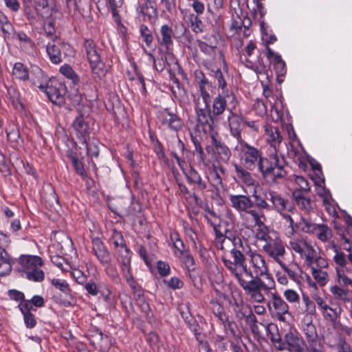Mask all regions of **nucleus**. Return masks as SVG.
Listing matches in <instances>:
<instances>
[{
	"label": "nucleus",
	"instance_id": "nucleus-56",
	"mask_svg": "<svg viewBox=\"0 0 352 352\" xmlns=\"http://www.w3.org/2000/svg\"><path fill=\"white\" fill-rule=\"evenodd\" d=\"M140 33L146 46L150 47L154 40L151 30L146 25L142 24L140 26Z\"/></svg>",
	"mask_w": 352,
	"mask_h": 352
},
{
	"label": "nucleus",
	"instance_id": "nucleus-23",
	"mask_svg": "<svg viewBox=\"0 0 352 352\" xmlns=\"http://www.w3.org/2000/svg\"><path fill=\"white\" fill-rule=\"evenodd\" d=\"M302 331L305 337V345L320 344L316 327L312 322L311 318H305L302 321Z\"/></svg>",
	"mask_w": 352,
	"mask_h": 352
},
{
	"label": "nucleus",
	"instance_id": "nucleus-47",
	"mask_svg": "<svg viewBox=\"0 0 352 352\" xmlns=\"http://www.w3.org/2000/svg\"><path fill=\"white\" fill-rule=\"evenodd\" d=\"M73 126L77 132L80 134L83 140L85 142L86 136L88 134L89 126L85 122L83 116H79L76 117L74 121Z\"/></svg>",
	"mask_w": 352,
	"mask_h": 352
},
{
	"label": "nucleus",
	"instance_id": "nucleus-41",
	"mask_svg": "<svg viewBox=\"0 0 352 352\" xmlns=\"http://www.w3.org/2000/svg\"><path fill=\"white\" fill-rule=\"evenodd\" d=\"M246 227L258 226V228L256 232V239L266 243L274 234L277 232L274 230H269V228L265 226L263 221L262 220L261 224H252V225H245Z\"/></svg>",
	"mask_w": 352,
	"mask_h": 352
},
{
	"label": "nucleus",
	"instance_id": "nucleus-62",
	"mask_svg": "<svg viewBox=\"0 0 352 352\" xmlns=\"http://www.w3.org/2000/svg\"><path fill=\"white\" fill-rule=\"evenodd\" d=\"M72 165L77 174L80 175L82 177L85 178L87 177V173L84 168V165L81 161L75 155L70 156Z\"/></svg>",
	"mask_w": 352,
	"mask_h": 352
},
{
	"label": "nucleus",
	"instance_id": "nucleus-64",
	"mask_svg": "<svg viewBox=\"0 0 352 352\" xmlns=\"http://www.w3.org/2000/svg\"><path fill=\"white\" fill-rule=\"evenodd\" d=\"M111 239L117 248L126 245L122 233L116 229L112 230Z\"/></svg>",
	"mask_w": 352,
	"mask_h": 352
},
{
	"label": "nucleus",
	"instance_id": "nucleus-39",
	"mask_svg": "<svg viewBox=\"0 0 352 352\" xmlns=\"http://www.w3.org/2000/svg\"><path fill=\"white\" fill-rule=\"evenodd\" d=\"M323 243L329 242L333 237V231L327 224L317 223L313 234Z\"/></svg>",
	"mask_w": 352,
	"mask_h": 352
},
{
	"label": "nucleus",
	"instance_id": "nucleus-46",
	"mask_svg": "<svg viewBox=\"0 0 352 352\" xmlns=\"http://www.w3.org/2000/svg\"><path fill=\"white\" fill-rule=\"evenodd\" d=\"M213 76L217 81L218 92L230 91L228 88V84L226 80V77H228L227 74H224L220 69L217 68L214 72Z\"/></svg>",
	"mask_w": 352,
	"mask_h": 352
},
{
	"label": "nucleus",
	"instance_id": "nucleus-2",
	"mask_svg": "<svg viewBox=\"0 0 352 352\" xmlns=\"http://www.w3.org/2000/svg\"><path fill=\"white\" fill-rule=\"evenodd\" d=\"M249 257L250 267L243 266L237 283L250 300L262 303L265 300L264 293H269L274 288V281L261 254L252 251Z\"/></svg>",
	"mask_w": 352,
	"mask_h": 352
},
{
	"label": "nucleus",
	"instance_id": "nucleus-11",
	"mask_svg": "<svg viewBox=\"0 0 352 352\" xmlns=\"http://www.w3.org/2000/svg\"><path fill=\"white\" fill-rule=\"evenodd\" d=\"M316 303L320 309L324 319L333 324H335L340 316L342 311L338 303L334 302L333 300L328 304L327 301L320 296L315 298Z\"/></svg>",
	"mask_w": 352,
	"mask_h": 352
},
{
	"label": "nucleus",
	"instance_id": "nucleus-17",
	"mask_svg": "<svg viewBox=\"0 0 352 352\" xmlns=\"http://www.w3.org/2000/svg\"><path fill=\"white\" fill-rule=\"evenodd\" d=\"M212 87H204L198 88L199 94L193 96V102L197 119L201 114H205L206 108L212 102V95L208 89Z\"/></svg>",
	"mask_w": 352,
	"mask_h": 352
},
{
	"label": "nucleus",
	"instance_id": "nucleus-63",
	"mask_svg": "<svg viewBox=\"0 0 352 352\" xmlns=\"http://www.w3.org/2000/svg\"><path fill=\"white\" fill-rule=\"evenodd\" d=\"M94 254L97 256L101 264L106 265L110 263V254L108 250L105 248V247L104 248H102V250H98V251H97Z\"/></svg>",
	"mask_w": 352,
	"mask_h": 352
},
{
	"label": "nucleus",
	"instance_id": "nucleus-25",
	"mask_svg": "<svg viewBox=\"0 0 352 352\" xmlns=\"http://www.w3.org/2000/svg\"><path fill=\"white\" fill-rule=\"evenodd\" d=\"M136 11L140 16H142L144 21L151 22L158 16L156 0H146L144 3L137 7Z\"/></svg>",
	"mask_w": 352,
	"mask_h": 352
},
{
	"label": "nucleus",
	"instance_id": "nucleus-29",
	"mask_svg": "<svg viewBox=\"0 0 352 352\" xmlns=\"http://www.w3.org/2000/svg\"><path fill=\"white\" fill-rule=\"evenodd\" d=\"M308 192H305L303 190H293L292 192V199L294 201L298 208L305 213H309L313 209L310 197L308 196Z\"/></svg>",
	"mask_w": 352,
	"mask_h": 352
},
{
	"label": "nucleus",
	"instance_id": "nucleus-34",
	"mask_svg": "<svg viewBox=\"0 0 352 352\" xmlns=\"http://www.w3.org/2000/svg\"><path fill=\"white\" fill-rule=\"evenodd\" d=\"M23 316L25 327L28 329H32L37 324L35 316L32 313V306L29 302H20L18 305Z\"/></svg>",
	"mask_w": 352,
	"mask_h": 352
},
{
	"label": "nucleus",
	"instance_id": "nucleus-61",
	"mask_svg": "<svg viewBox=\"0 0 352 352\" xmlns=\"http://www.w3.org/2000/svg\"><path fill=\"white\" fill-rule=\"evenodd\" d=\"M135 299L136 305L140 309L141 311L146 316H148L151 312V308L148 302L146 300L144 294L140 295V297H135Z\"/></svg>",
	"mask_w": 352,
	"mask_h": 352
},
{
	"label": "nucleus",
	"instance_id": "nucleus-28",
	"mask_svg": "<svg viewBox=\"0 0 352 352\" xmlns=\"http://www.w3.org/2000/svg\"><path fill=\"white\" fill-rule=\"evenodd\" d=\"M261 325L265 327L266 334L271 340L274 347L278 351V349H283V347L284 348L283 346L285 345L283 344V340L279 332L277 324L273 322H270L268 324L261 323Z\"/></svg>",
	"mask_w": 352,
	"mask_h": 352
},
{
	"label": "nucleus",
	"instance_id": "nucleus-10",
	"mask_svg": "<svg viewBox=\"0 0 352 352\" xmlns=\"http://www.w3.org/2000/svg\"><path fill=\"white\" fill-rule=\"evenodd\" d=\"M52 285L60 292L54 295L55 301L65 307H70L74 305V297L72 295V290L68 283L63 279L53 278L51 280Z\"/></svg>",
	"mask_w": 352,
	"mask_h": 352
},
{
	"label": "nucleus",
	"instance_id": "nucleus-50",
	"mask_svg": "<svg viewBox=\"0 0 352 352\" xmlns=\"http://www.w3.org/2000/svg\"><path fill=\"white\" fill-rule=\"evenodd\" d=\"M181 315L184 319L185 322L188 324L190 329L194 333L197 340H198L199 336H200V333L198 332L199 326L197 323L196 320L193 318L188 311L186 312L182 311Z\"/></svg>",
	"mask_w": 352,
	"mask_h": 352
},
{
	"label": "nucleus",
	"instance_id": "nucleus-8",
	"mask_svg": "<svg viewBox=\"0 0 352 352\" xmlns=\"http://www.w3.org/2000/svg\"><path fill=\"white\" fill-rule=\"evenodd\" d=\"M46 53L50 60L55 65L63 61V56H74L75 51L73 47L67 43L60 41H50L45 47Z\"/></svg>",
	"mask_w": 352,
	"mask_h": 352
},
{
	"label": "nucleus",
	"instance_id": "nucleus-20",
	"mask_svg": "<svg viewBox=\"0 0 352 352\" xmlns=\"http://www.w3.org/2000/svg\"><path fill=\"white\" fill-rule=\"evenodd\" d=\"M271 299L268 302L270 311L274 312L280 320H284L283 316L289 312V307L284 300L276 293H268Z\"/></svg>",
	"mask_w": 352,
	"mask_h": 352
},
{
	"label": "nucleus",
	"instance_id": "nucleus-22",
	"mask_svg": "<svg viewBox=\"0 0 352 352\" xmlns=\"http://www.w3.org/2000/svg\"><path fill=\"white\" fill-rule=\"evenodd\" d=\"M267 142L270 145V153H276L278 155V149L283 138L278 128L270 124L265 126V133Z\"/></svg>",
	"mask_w": 352,
	"mask_h": 352
},
{
	"label": "nucleus",
	"instance_id": "nucleus-30",
	"mask_svg": "<svg viewBox=\"0 0 352 352\" xmlns=\"http://www.w3.org/2000/svg\"><path fill=\"white\" fill-rule=\"evenodd\" d=\"M3 240H0V276H4L9 274L12 270L13 260L6 251L4 246L8 245Z\"/></svg>",
	"mask_w": 352,
	"mask_h": 352
},
{
	"label": "nucleus",
	"instance_id": "nucleus-27",
	"mask_svg": "<svg viewBox=\"0 0 352 352\" xmlns=\"http://www.w3.org/2000/svg\"><path fill=\"white\" fill-rule=\"evenodd\" d=\"M266 56L273 63L274 71L277 75L278 82H281L280 77L284 76L287 73L285 62L282 59L280 54L275 53L270 47H266Z\"/></svg>",
	"mask_w": 352,
	"mask_h": 352
},
{
	"label": "nucleus",
	"instance_id": "nucleus-42",
	"mask_svg": "<svg viewBox=\"0 0 352 352\" xmlns=\"http://www.w3.org/2000/svg\"><path fill=\"white\" fill-rule=\"evenodd\" d=\"M246 66L258 74L267 75L270 69V66L264 63L263 58L260 56H257L255 60L253 58L246 59Z\"/></svg>",
	"mask_w": 352,
	"mask_h": 352
},
{
	"label": "nucleus",
	"instance_id": "nucleus-26",
	"mask_svg": "<svg viewBox=\"0 0 352 352\" xmlns=\"http://www.w3.org/2000/svg\"><path fill=\"white\" fill-rule=\"evenodd\" d=\"M175 34L171 26L164 24L161 26L159 33L156 35L157 41L159 45L165 47L166 50L170 51L173 44V38Z\"/></svg>",
	"mask_w": 352,
	"mask_h": 352
},
{
	"label": "nucleus",
	"instance_id": "nucleus-32",
	"mask_svg": "<svg viewBox=\"0 0 352 352\" xmlns=\"http://www.w3.org/2000/svg\"><path fill=\"white\" fill-rule=\"evenodd\" d=\"M150 60L153 63V67L159 72H162L165 69L166 64L170 65V62H175V58L173 53L166 50L164 54L160 58H155V56L149 52L146 51Z\"/></svg>",
	"mask_w": 352,
	"mask_h": 352
},
{
	"label": "nucleus",
	"instance_id": "nucleus-51",
	"mask_svg": "<svg viewBox=\"0 0 352 352\" xmlns=\"http://www.w3.org/2000/svg\"><path fill=\"white\" fill-rule=\"evenodd\" d=\"M8 94L14 109L16 110L23 109V104L21 101L20 94L16 89L14 87L8 88Z\"/></svg>",
	"mask_w": 352,
	"mask_h": 352
},
{
	"label": "nucleus",
	"instance_id": "nucleus-52",
	"mask_svg": "<svg viewBox=\"0 0 352 352\" xmlns=\"http://www.w3.org/2000/svg\"><path fill=\"white\" fill-rule=\"evenodd\" d=\"M59 72L66 78L72 80L74 84H78L80 78L72 67L67 64H65L60 67Z\"/></svg>",
	"mask_w": 352,
	"mask_h": 352
},
{
	"label": "nucleus",
	"instance_id": "nucleus-7",
	"mask_svg": "<svg viewBox=\"0 0 352 352\" xmlns=\"http://www.w3.org/2000/svg\"><path fill=\"white\" fill-rule=\"evenodd\" d=\"M43 264V261L38 256L22 255L17 260L16 270L22 272V276L27 279L41 282L45 277L43 271L40 269Z\"/></svg>",
	"mask_w": 352,
	"mask_h": 352
},
{
	"label": "nucleus",
	"instance_id": "nucleus-4",
	"mask_svg": "<svg viewBox=\"0 0 352 352\" xmlns=\"http://www.w3.org/2000/svg\"><path fill=\"white\" fill-rule=\"evenodd\" d=\"M232 247L230 250L226 248L222 256L224 266L229 270L231 275L238 281L241 274V270L245 266V254L250 256L252 252L248 243L239 235L229 236Z\"/></svg>",
	"mask_w": 352,
	"mask_h": 352
},
{
	"label": "nucleus",
	"instance_id": "nucleus-58",
	"mask_svg": "<svg viewBox=\"0 0 352 352\" xmlns=\"http://www.w3.org/2000/svg\"><path fill=\"white\" fill-rule=\"evenodd\" d=\"M302 302L305 305L304 311L306 312L305 318H309V316H313L316 314V305L308 296H302Z\"/></svg>",
	"mask_w": 352,
	"mask_h": 352
},
{
	"label": "nucleus",
	"instance_id": "nucleus-38",
	"mask_svg": "<svg viewBox=\"0 0 352 352\" xmlns=\"http://www.w3.org/2000/svg\"><path fill=\"white\" fill-rule=\"evenodd\" d=\"M269 190H264L262 192H257L254 191L252 197L254 199V208L255 207L258 210H270V201H269Z\"/></svg>",
	"mask_w": 352,
	"mask_h": 352
},
{
	"label": "nucleus",
	"instance_id": "nucleus-18",
	"mask_svg": "<svg viewBox=\"0 0 352 352\" xmlns=\"http://www.w3.org/2000/svg\"><path fill=\"white\" fill-rule=\"evenodd\" d=\"M235 317L239 321L245 320L247 324L250 327L252 331L255 333L257 326V319L252 313L250 305L243 303L240 307L233 308Z\"/></svg>",
	"mask_w": 352,
	"mask_h": 352
},
{
	"label": "nucleus",
	"instance_id": "nucleus-53",
	"mask_svg": "<svg viewBox=\"0 0 352 352\" xmlns=\"http://www.w3.org/2000/svg\"><path fill=\"white\" fill-rule=\"evenodd\" d=\"M281 266L282 269L286 272L287 276L292 279L294 281L299 280V268L296 265H291L289 266H287L284 264L282 261L280 263H278Z\"/></svg>",
	"mask_w": 352,
	"mask_h": 352
},
{
	"label": "nucleus",
	"instance_id": "nucleus-57",
	"mask_svg": "<svg viewBox=\"0 0 352 352\" xmlns=\"http://www.w3.org/2000/svg\"><path fill=\"white\" fill-rule=\"evenodd\" d=\"M194 75L195 78V80L197 83V87H212V83L208 80V79L205 76L204 72L200 69H196L194 72Z\"/></svg>",
	"mask_w": 352,
	"mask_h": 352
},
{
	"label": "nucleus",
	"instance_id": "nucleus-31",
	"mask_svg": "<svg viewBox=\"0 0 352 352\" xmlns=\"http://www.w3.org/2000/svg\"><path fill=\"white\" fill-rule=\"evenodd\" d=\"M187 182L189 184L195 186V190L204 192L207 188L206 182L201 178L199 173L192 166L188 171H184Z\"/></svg>",
	"mask_w": 352,
	"mask_h": 352
},
{
	"label": "nucleus",
	"instance_id": "nucleus-6",
	"mask_svg": "<svg viewBox=\"0 0 352 352\" xmlns=\"http://www.w3.org/2000/svg\"><path fill=\"white\" fill-rule=\"evenodd\" d=\"M269 201L270 210H274L278 213L285 223L288 225L285 230V235H292L294 232V219L290 215L295 210L294 204L289 199L287 196L273 190H269Z\"/></svg>",
	"mask_w": 352,
	"mask_h": 352
},
{
	"label": "nucleus",
	"instance_id": "nucleus-36",
	"mask_svg": "<svg viewBox=\"0 0 352 352\" xmlns=\"http://www.w3.org/2000/svg\"><path fill=\"white\" fill-rule=\"evenodd\" d=\"M118 248L119 257L118 261L122 274L131 272V251L126 247V245Z\"/></svg>",
	"mask_w": 352,
	"mask_h": 352
},
{
	"label": "nucleus",
	"instance_id": "nucleus-59",
	"mask_svg": "<svg viewBox=\"0 0 352 352\" xmlns=\"http://www.w3.org/2000/svg\"><path fill=\"white\" fill-rule=\"evenodd\" d=\"M54 25V21L50 20L44 27L45 34L51 41H56L58 39V35L56 34Z\"/></svg>",
	"mask_w": 352,
	"mask_h": 352
},
{
	"label": "nucleus",
	"instance_id": "nucleus-16",
	"mask_svg": "<svg viewBox=\"0 0 352 352\" xmlns=\"http://www.w3.org/2000/svg\"><path fill=\"white\" fill-rule=\"evenodd\" d=\"M283 340L284 349H278L279 351L289 350L294 352H303L305 341L296 330L289 329L284 334Z\"/></svg>",
	"mask_w": 352,
	"mask_h": 352
},
{
	"label": "nucleus",
	"instance_id": "nucleus-49",
	"mask_svg": "<svg viewBox=\"0 0 352 352\" xmlns=\"http://www.w3.org/2000/svg\"><path fill=\"white\" fill-rule=\"evenodd\" d=\"M175 256L184 264L188 270L190 271L194 269L195 260L189 250L186 249L181 253L175 255Z\"/></svg>",
	"mask_w": 352,
	"mask_h": 352
},
{
	"label": "nucleus",
	"instance_id": "nucleus-60",
	"mask_svg": "<svg viewBox=\"0 0 352 352\" xmlns=\"http://www.w3.org/2000/svg\"><path fill=\"white\" fill-rule=\"evenodd\" d=\"M212 311L214 316L218 318L221 324L223 322H226V320L228 318L224 311L223 307L217 302H212Z\"/></svg>",
	"mask_w": 352,
	"mask_h": 352
},
{
	"label": "nucleus",
	"instance_id": "nucleus-33",
	"mask_svg": "<svg viewBox=\"0 0 352 352\" xmlns=\"http://www.w3.org/2000/svg\"><path fill=\"white\" fill-rule=\"evenodd\" d=\"M211 138L212 144L215 148V152L219 160L223 162H228L232 155L230 149L224 142L217 139L214 134L211 135Z\"/></svg>",
	"mask_w": 352,
	"mask_h": 352
},
{
	"label": "nucleus",
	"instance_id": "nucleus-37",
	"mask_svg": "<svg viewBox=\"0 0 352 352\" xmlns=\"http://www.w3.org/2000/svg\"><path fill=\"white\" fill-rule=\"evenodd\" d=\"M317 223H314L310 219L301 216L300 220L296 223L294 222V232L292 235H286L287 237H292L297 230L303 233L313 234Z\"/></svg>",
	"mask_w": 352,
	"mask_h": 352
},
{
	"label": "nucleus",
	"instance_id": "nucleus-9",
	"mask_svg": "<svg viewBox=\"0 0 352 352\" xmlns=\"http://www.w3.org/2000/svg\"><path fill=\"white\" fill-rule=\"evenodd\" d=\"M305 265L311 270L314 280L319 285L324 286L327 283L329 274L326 269L329 264L325 258L317 254Z\"/></svg>",
	"mask_w": 352,
	"mask_h": 352
},
{
	"label": "nucleus",
	"instance_id": "nucleus-13",
	"mask_svg": "<svg viewBox=\"0 0 352 352\" xmlns=\"http://www.w3.org/2000/svg\"><path fill=\"white\" fill-rule=\"evenodd\" d=\"M263 250L277 263H280L286 253L284 243L277 232L263 244Z\"/></svg>",
	"mask_w": 352,
	"mask_h": 352
},
{
	"label": "nucleus",
	"instance_id": "nucleus-40",
	"mask_svg": "<svg viewBox=\"0 0 352 352\" xmlns=\"http://www.w3.org/2000/svg\"><path fill=\"white\" fill-rule=\"evenodd\" d=\"M330 292L333 296L335 302L340 305V302H349L351 301V296L349 290L342 289L338 285L330 287Z\"/></svg>",
	"mask_w": 352,
	"mask_h": 352
},
{
	"label": "nucleus",
	"instance_id": "nucleus-45",
	"mask_svg": "<svg viewBox=\"0 0 352 352\" xmlns=\"http://www.w3.org/2000/svg\"><path fill=\"white\" fill-rule=\"evenodd\" d=\"M0 28L5 38H9L14 33V27L8 16L0 10Z\"/></svg>",
	"mask_w": 352,
	"mask_h": 352
},
{
	"label": "nucleus",
	"instance_id": "nucleus-35",
	"mask_svg": "<svg viewBox=\"0 0 352 352\" xmlns=\"http://www.w3.org/2000/svg\"><path fill=\"white\" fill-rule=\"evenodd\" d=\"M161 122L173 131H178L182 126V121L178 116L165 110L160 116Z\"/></svg>",
	"mask_w": 352,
	"mask_h": 352
},
{
	"label": "nucleus",
	"instance_id": "nucleus-54",
	"mask_svg": "<svg viewBox=\"0 0 352 352\" xmlns=\"http://www.w3.org/2000/svg\"><path fill=\"white\" fill-rule=\"evenodd\" d=\"M332 249L335 252V255L333 256V261L337 265L336 267H346V261L345 258V254L344 252L339 251L338 247L333 243Z\"/></svg>",
	"mask_w": 352,
	"mask_h": 352
},
{
	"label": "nucleus",
	"instance_id": "nucleus-55",
	"mask_svg": "<svg viewBox=\"0 0 352 352\" xmlns=\"http://www.w3.org/2000/svg\"><path fill=\"white\" fill-rule=\"evenodd\" d=\"M189 21L192 30L196 33H201L204 30V25L201 19L194 14L189 15Z\"/></svg>",
	"mask_w": 352,
	"mask_h": 352
},
{
	"label": "nucleus",
	"instance_id": "nucleus-15",
	"mask_svg": "<svg viewBox=\"0 0 352 352\" xmlns=\"http://www.w3.org/2000/svg\"><path fill=\"white\" fill-rule=\"evenodd\" d=\"M227 122L230 134L236 139V143L243 141L242 131L245 120L242 114L230 111L227 116Z\"/></svg>",
	"mask_w": 352,
	"mask_h": 352
},
{
	"label": "nucleus",
	"instance_id": "nucleus-24",
	"mask_svg": "<svg viewBox=\"0 0 352 352\" xmlns=\"http://www.w3.org/2000/svg\"><path fill=\"white\" fill-rule=\"evenodd\" d=\"M206 218L208 219V222L212 226L213 231L214 233V241L216 248L221 251H226V247L225 246L224 243L226 242V241L230 242L229 236H236L239 234L236 233V232H234L230 230H226L225 233L223 234L219 229L220 225H217L210 222V221L208 219L207 217H206Z\"/></svg>",
	"mask_w": 352,
	"mask_h": 352
},
{
	"label": "nucleus",
	"instance_id": "nucleus-44",
	"mask_svg": "<svg viewBox=\"0 0 352 352\" xmlns=\"http://www.w3.org/2000/svg\"><path fill=\"white\" fill-rule=\"evenodd\" d=\"M12 74L16 79L26 81L29 79L30 71L23 63H16L14 65Z\"/></svg>",
	"mask_w": 352,
	"mask_h": 352
},
{
	"label": "nucleus",
	"instance_id": "nucleus-5",
	"mask_svg": "<svg viewBox=\"0 0 352 352\" xmlns=\"http://www.w3.org/2000/svg\"><path fill=\"white\" fill-rule=\"evenodd\" d=\"M230 206L235 209L244 225L261 224L265 215L254 208V202L248 195H230Z\"/></svg>",
	"mask_w": 352,
	"mask_h": 352
},
{
	"label": "nucleus",
	"instance_id": "nucleus-3",
	"mask_svg": "<svg viewBox=\"0 0 352 352\" xmlns=\"http://www.w3.org/2000/svg\"><path fill=\"white\" fill-rule=\"evenodd\" d=\"M206 108L205 114H201L197 119L198 125L203 128L205 133H212L217 118L221 116L226 110L230 113L234 111L239 104L236 95L232 91L218 92Z\"/></svg>",
	"mask_w": 352,
	"mask_h": 352
},
{
	"label": "nucleus",
	"instance_id": "nucleus-19",
	"mask_svg": "<svg viewBox=\"0 0 352 352\" xmlns=\"http://www.w3.org/2000/svg\"><path fill=\"white\" fill-rule=\"evenodd\" d=\"M45 88L43 89L42 92L46 94L52 102L58 105H61L64 103L65 90L62 85L58 82L50 81L45 86Z\"/></svg>",
	"mask_w": 352,
	"mask_h": 352
},
{
	"label": "nucleus",
	"instance_id": "nucleus-21",
	"mask_svg": "<svg viewBox=\"0 0 352 352\" xmlns=\"http://www.w3.org/2000/svg\"><path fill=\"white\" fill-rule=\"evenodd\" d=\"M28 80L31 82L33 87L38 88L41 91L46 89L45 86L50 82L45 72L36 65L31 66Z\"/></svg>",
	"mask_w": 352,
	"mask_h": 352
},
{
	"label": "nucleus",
	"instance_id": "nucleus-12",
	"mask_svg": "<svg viewBox=\"0 0 352 352\" xmlns=\"http://www.w3.org/2000/svg\"><path fill=\"white\" fill-rule=\"evenodd\" d=\"M84 47L86 50L87 58L89 63L91 69L94 74H98V77L103 74L104 65L100 58V54L96 48L94 41L86 39Z\"/></svg>",
	"mask_w": 352,
	"mask_h": 352
},
{
	"label": "nucleus",
	"instance_id": "nucleus-48",
	"mask_svg": "<svg viewBox=\"0 0 352 352\" xmlns=\"http://www.w3.org/2000/svg\"><path fill=\"white\" fill-rule=\"evenodd\" d=\"M123 276L132 289L135 298L144 294L142 287L135 280L131 272L123 274Z\"/></svg>",
	"mask_w": 352,
	"mask_h": 352
},
{
	"label": "nucleus",
	"instance_id": "nucleus-14",
	"mask_svg": "<svg viewBox=\"0 0 352 352\" xmlns=\"http://www.w3.org/2000/svg\"><path fill=\"white\" fill-rule=\"evenodd\" d=\"M289 241V248L304 259V264L317 255L315 249L303 239L292 238Z\"/></svg>",
	"mask_w": 352,
	"mask_h": 352
},
{
	"label": "nucleus",
	"instance_id": "nucleus-43",
	"mask_svg": "<svg viewBox=\"0 0 352 352\" xmlns=\"http://www.w3.org/2000/svg\"><path fill=\"white\" fill-rule=\"evenodd\" d=\"M338 282L340 285H350L352 287V270L349 267H336Z\"/></svg>",
	"mask_w": 352,
	"mask_h": 352
},
{
	"label": "nucleus",
	"instance_id": "nucleus-1",
	"mask_svg": "<svg viewBox=\"0 0 352 352\" xmlns=\"http://www.w3.org/2000/svg\"><path fill=\"white\" fill-rule=\"evenodd\" d=\"M233 150L240 159L241 164L234 165L236 176L246 186L254 184L255 180L250 171L258 169L269 183L278 184L287 175L286 162L283 157L269 153L263 157L262 151L245 140L236 143Z\"/></svg>",
	"mask_w": 352,
	"mask_h": 352
}]
</instances>
